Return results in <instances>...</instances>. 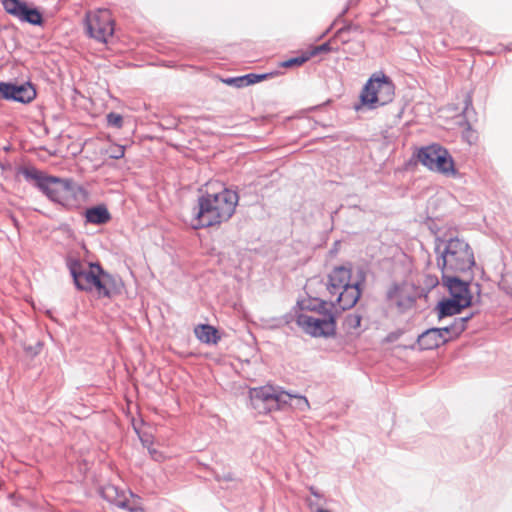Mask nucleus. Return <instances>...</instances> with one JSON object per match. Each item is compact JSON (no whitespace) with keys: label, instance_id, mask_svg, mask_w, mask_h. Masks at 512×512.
I'll return each mask as SVG.
<instances>
[{"label":"nucleus","instance_id":"f257e3e1","mask_svg":"<svg viewBox=\"0 0 512 512\" xmlns=\"http://www.w3.org/2000/svg\"><path fill=\"white\" fill-rule=\"evenodd\" d=\"M434 253L441 273H467L476 267L473 249L464 238L436 236Z\"/></svg>","mask_w":512,"mask_h":512},{"label":"nucleus","instance_id":"f03ea898","mask_svg":"<svg viewBox=\"0 0 512 512\" xmlns=\"http://www.w3.org/2000/svg\"><path fill=\"white\" fill-rule=\"evenodd\" d=\"M395 85L383 71L373 73L363 85L359 99L353 105L356 112L372 111L393 101Z\"/></svg>","mask_w":512,"mask_h":512},{"label":"nucleus","instance_id":"7ed1b4c3","mask_svg":"<svg viewBox=\"0 0 512 512\" xmlns=\"http://www.w3.org/2000/svg\"><path fill=\"white\" fill-rule=\"evenodd\" d=\"M412 162H419L428 170L445 176L456 177L458 175L453 157L445 147L438 143L418 148L407 165Z\"/></svg>","mask_w":512,"mask_h":512},{"label":"nucleus","instance_id":"20e7f679","mask_svg":"<svg viewBox=\"0 0 512 512\" xmlns=\"http://www.w3.org/2000/svg\"><path fill=\"white\" fill-rule=\"evenodd\" d=\"M43 192L54 202L65 207H77L83 198L84 190L71 179L53 177L42 183Z\"/></svg>","mask_w":512,"mask_h":512},{"label":"nucleus","instance_id":"39448f33","mask_svg":"<svg viewBox=\"0 0 512 512\" xmlns=\"http://www.w3.org/2000/svg\"><path fill=\"white\" fill-rule=\"evenodd\" d=\"M248 394L251 407L259 414L280 410L292 400V394L278 391L271 385L250 388Z\"/></svg>","mask_w":512,"mask_h":512},{"label":"nucleus","instance_id":"423d86ee","mask_svg":"<svg viewBox=\"0 0 512 512\" xmlns=\"http://www.w3.org/2000/svg\"><path fill=\"white\" fill-rule=\"evenodd\" d=\"M323 318H316L296 311V324L309 336L314 338H330L336 335L338 312L325 311Z\"/></svg>","mask_w":512,"mask_h":512},{"label":"nucleus","instance_id":"0eeeda50","mask_svg":"<svg viewBox=\"0 0 512 512\" xmlns=\"http://www.w3.org/2000/svg\"><path fill=\"white\" fill-rule=\"evenodd\" d=\"M221 202V193H207L199 197L197 206L194 208L192 227L199 229L220 226L222 222Z\"/></svg>","mask_w":512,"mask_h":512},{"label":"nucleus","instance_id":"6e6552de","mask_svg":"<svg viewBox=\"0 0 512 512\" xmlns=\"http://www.w3.org/2000/svg\"><path fill=\"white\" fill-rule=\"evenodd\" d=\"M84 22L87 34L96 41L107 43L114 34V20L108 9L87 12Z\"/></svg>","mask_w":512,"mask_h":512},{"label":"nucleus","instance_id":"1a4fd4ad","mask_svg":"<svg viewBox=\"0 0 512 512\" xmlns=\"http://www.w3.org/2000/svg\"><path fill=\"white\" fill-rule=\"evenodd\" d=\"M67 267L78 290L89 292L96 288L98 275L102 272L100 264L90 263L87 269L79 259L68 258Z\"/></svg>","mask_w":512,"mask_h":512},{"label":"nucleus","instance_id":"9d476101","mask_svg":"<svg viewBox=\"0 0 512 512\" xmlns=\"http://www.w3.org/2000/svg\"><path fill=\"white\" fill-rule=\"evenodd\" d=\"M459 273H442V285L447 289L449 297L464 302L467 306H472L474 303V296L471 292L470 285L473 276L468 280H463L458 276Z\"/></svg>","mask_w":512,"mask_h":512},{"label":"nucleus","instance_id":"9b49d317","mask_svg":"<svg viewBox=\"0 0 512 512\" xmlns=\"http://www.w3.org/2000/svg\"><path fill=\"white\" fill-rule=\"evenodd\" d=\"M5 11L23 22L32 25H42L43 17L37 8L29 7L20 0H2Z\"/></svg>","mask_w":512,"mask_h":512},{"label":"nucleus","instance_id":"f8f14e48","mask_svg":"<svg viewBox=\"0 0 512 512\" xmlns=\"http://www.w3.org/2000/svg\"><path fill=\"white\" fill-rule=\"evenodd\" d=\"M36 97L34 86L27 82L23 84L0 82V98L20 103H29Z\"/></svg>","mask_w":512,"mask_h":512},{"label":"nucleus","instance_id":"ddd939ff","mask_svg":"<svg viewBox=\"0 0 512 512\" xmlns=\"http://www.w3.org/2000/svg\"><path fill=\"white\" fill-rule=\"evenodd\" d=\"M352 263L335 266L327 275L326 289L330 295H336L342 288L351 287Z\"/></svg>","mask_w":512,"mask_h":512},{"label":"nucleus","instance_id":"4468645a","mask_svg":"<svg viewBox=\"0 0 512 512\" xmlns=\"http://www.w3.org/2000/svg\"><path fill=\"white\" fill-rule=\"evenodd\" d=\"M350 286H352L350 284ZM363 291L360 288L344 287L336 295L334 301H329V305L333 308L339 307L338 314L343 311L352 309L360 300Z\"/></svg>","mask_w":512,"mask_h":512},{"label":"nucleus","instance_id":"2eb2a0df","mask_svg":"<svg viewBox=\"0 0 512 512\" xmlns=\"http://www.w3.org/2000/svg\"><path fill=\"white\" fill-rule=\"evenodd\" d=\"M449 338H440L438 330L434 327L428 328L418 335L416 341L408 346L409 349L420 351L437 349L441 345L446 344Z\"/></svg>","mask_w":512,"mask_h":512},{"label":"nucleus","instance_id":"dca6fc26","mask_svg":"<svg viewBox=\"0 0 512 512\" xmlns=\"http://www.w3.org/2000/svg\"><path fill=\"white\" fill-rule=\"evenodd\" d=\"M279 71H271L266 73H247L240 76L226 77V86L237 89L245 88L265 80L272 79L279 75Z\"/></svg>","mask_w":512,"mask_h":512},{"label":"nucleus","instance_id":"f3484780","mask_svg":"<svg viewBox=\"0 0 512 512\" xmlns=\"http://www.w3.org/2000/svg\"><path fill=\"white\" fill-rule=\"evenodd\" d=\"M464 302L452 297H442L436 304L434 310L438 319L442 320L446 317L460 314L464 309L469 308Z\"/></svg>","mask_w":512,"mask_h":512},{"label":"nucleus","instance_id":"a211bd4d","mask_svg":"<svg viewBox=\"0 0 512 512\" xmlns=\"http://www.w3.org/2000/svg\"><path fill=\"white\" fill-rule=\"evenodd\" d=\"M120 286V279L102 269V272L98 275V281L95 289L100 297H111L112 295L120 292Z\"/></svg>","mask_w":512,"mask_h":512},{"label":"nucleus","instance_id":"6ab92c4d","mask_svg":"<svg viewBox=\"0 0 512 512\" xmlns=\"http://www.w3.org/2000/svg\"><path fill=\"white\" fill-rule=\"evenodd\" d=\"M329 302L320 298L309 297L307 299L298 300L293 310L296 312L310 311L318 314H325V311H333L332 307L327 308Z\"/></svg>","mask_w":512,"mask_h":512},{"label":"nucleus","instance_id":"aec40b11","mask_svg":"<svg viewBox=\"0 0 512 512\" xmlns=\"http://www.w3.org/2000/svg\"><path fill=\"white\" fill-rule=\"evenodd\" d=\"M194 333L201 342L206 344H216L221 339L218 331L213 326L208 324H201L196 326Z\"/></svg>","mask_w":512,"mask_h":512},{"label":"nucleus","instance_id":"412c9836","mask_svg":"<svg viewBox=\"0 0 512 512\" xmlns=\"http://www.w3.org/2000/svg\"><path fill=\"white\" fill-rule=\"evenodd\" d=\"M110 218V214L105 206H96L86 210V220L89 223L105 224Z\"/></svg>","mask_w":512,"mask_h":512},{"label":"nucleus","instance_id":"4be33fe9","mask_svg":"<svg viewBox=\"0 0 512 512\" xmlns=\"http://www.w3.org/2000/svg\"><path fill=\"white\" fill-rule=\"evenodd\" d=\"M102 496L107 499L108 501L110 502H114L118 507H121V508H127L129 509L131 512L134 511L133 508H130L129 505H128V500L126 499H121L118 495V490L115 486L113 485H107L105 487L102 488Z\"/></svg>","mask_w":512,"mask_h":512},{"label":"nucleus","instance_id":"5701e85b","mask_svg":"<svg viewBox=\"0 0 512 512\" xmlns=\"http://www.w3.org/2000/svg\"><path fill=\"white\" fill-rule=\"evenodd\" d=\"M21 173L27 180H34L40 190L43 191L42 183L53 178L52 176H43L42 173L34 167H24Z\"/></svg>","mask_w":512,"mask_h":512},{"label":"nucleus","instance_id":"b1692460","mask_svg":"<svg viewBox=\"0 0 512 512\" xmlns=\"http://www.w3.org/2000/svg\"><path fill=\"white\" fill-rule=\"evenodd\" d=\"M239 203V194L237 190L226 187V221L235 213L236 206Z\"/></svg>","mask_w":512,"mask_h":512},{"label":"nucleus","instance_id":"393cba45","mask_svg":"<svg viewBox=\"0 0 512 512\" xmlns=\"http://www.w3.org/2000/svg\"><path fill=\"white\" fill-rule=\"evenodd\" d=\"M339 23H342L343 26L335 32V37H342L344 34L363 32V29L359 24L348 21L344 19V17L339 21Z\"/></svg>","mask_w":512,"mask_h":512},{"label":"nucleus","instance_id":"a878e982","mask_svg":"<svg viewBox=\"0 0 512 512\" xmlns=\"http://www.w3.org/2000/svg\"><path fill=\"white\" fill-rule=\"evenodd\" d=\"M417 296L414 294H405L403 292L402 296L396 300V306L400 312H406L407 310L413 308L416 304Z\"/></svg>","mask_w":512,"mask_h":512},{"label":"nucleus","instance_id":"bb28decb","mask_svg":"<svg viewBox=\"0 0 512 512\" xmlns=\"http://www.w3.org/2000/svg\"><path fill=\"white\" fill-rule=\"evenodd\" d=\"M308 60H310L309 55L307 51L301 53V55L290 57L280 63V66L283 68H292V67H299L302 66L304 63H306Z\"/></svg>","mask_w":512,"mask_h":512},{"label":"nucleus","instance_id":"cd10ccee","mask_svg":"<svg viewBox=\"0 0 512 512\" xmlns=\"http://www.w3.org/2000/svg\"><path fill=\"white\" fill-rule=\"evenodd\" d=\"M367 279V268L363 265L357 266L355 272V281H351V285L353 288H360L362 291L364 290V285Z\"/></svg>","mask_w":512,"mask_h":512},{"label":"nucleus","instance_id":"c85d7f7f","mask_svg":"<svg viewBox=\"0 0 512 512\" xmlns=\"http://www.w3.org/2000/svg\"><path fill=\"white\" fill-rule=\"evenodd\" d=\"M403 285L397 282H393L386 292L387 301H395L399 299L403 294Z\"/></svg>","mask_w":512,"mask_h":512},{"label":"nucleus","instance_id":"c756f323","mask_svg":"<svg viewBox=\"0 0 512 512\" xmlns=\"http://www.w3.org/2000/svg\"><path fill=\"white\" fill-rule=\"evenodd\" d=\"M474 315L475 312H472L467 316L458 317L454 319L453 324L456 327V337L461 335L466 330L467 323L474 317Z\"/></svg>","mask_w":512,"mask_h":512},{"label":"nucleus","instance_id":"7c9ffc66","mask_svg":"<svg viewBox=\"0 0 512 512\" xmlns=\"http://www.w3.org/2000/svg\"><path fill=\"white\" fill-rule=\"evenodd\" d=\"M361 321L362 316L360 314L351 313L346 315L343 324L347 329L356 330L361 326Z\"/></svg>","mask_w":512,"mask_h":512},{"label":"nucleus","instance_id":"2f4dec72","mask_svg":"<svg viewBox=\"0 0 512 512\" xmlns=\"http://www.w3.org/2000/svg\"><path fill=\"white\" fill-rule=\"evenodd\" d=\"M333 50L331 46V41L324 42L320 45L312 47L310 50L307 51L309 58L315 57L322 53H329Z\"/></svg>","mask_w":512,"mask_h":512},{"label":"nucleus","instance_id":"473e14b6","mask_svg":"<svg viewBox=\"0 0 512 512\" xmlns=\"http://www.w3.org/2000/svg\"><path fill=\"white\" fill-rule=\"evenodd\" d=\"M439 284V279L436 275H426L425 276V279H424V285H425V288H426V291H424V289H422L421 293L419 294V297L420 296H427V294L433 289L435 288L437 285Z\"/></svg>","mask_w":512,"mask_h":512},{"label":"nucleus","instance_id":"72a5a7b5","mask_svg":"<svg viewBox=\"0 0 512 512\" xmlns=\"http://www.w3.org/2000/svg\"><path fill=\"white\" fill-rule=\"evenodd\" d=\"M464 105L465 106H464V109H463V114H464V117H465L466 121L468 122L469 118H470V114H474L475 113V110H474V107H473L472 96L469 93L465 96Z\"/></svg>","mask_w":512,"mask_h":512},{"label":"nucleus","instance_id":"f704fd0d","mask_svg":"<svg viewBox=\"0 0 512 512\" xmlns=\"http://www.w3.org/2000/svg\"><path fill=\"white\" fill-rule=\"evenodd\" d=\"M107 123L110 126L121 128L123 125V117L120 114L111 112L107 115Z\"/></svg>","mask_w":512,"mask_h":512},{"label":"nucleus","instance_id":"c9c22d12","mask_svg":"<svg viewBox=\"0 0 512 512\" xmlns=\"http://www.w3.org/2000/svg\"><path fill=\"white\" fill-rule=\"evenodd\" d=\"M125 148L121 145H113L109 148L108 153L110 158L120 159L124 156Z\"/></svg>","mask_w":512,"mask_h":512},{"label":"nucleus","instance_id":"e433bc0d","mask_svg":"<svg viewBox=\"0 0 512 512\" xmlns=\"http://www.w3.org/2000/svg\"><path fill=\"white\" fill-rule=\"evenodd\" d=\"M359 2L360 0H348L345 7L335 18V22H339L348 13L349 9L358 5Z\"/></svg>","mask_w":512,"mask_h":512},{"label":"nucleus","instance_id":"4c0bfd02","mask_svg":"<svg viewBox=\"0 0 512 512\" xmlns=\"http://www.w3.org/2000/svg\"><path fill=\"white\" fill-rule=\"evenodd\" d=\"M439 332L440 338H446L445 334L453 333L456 337V327L453 323L445 327H434Z\"/></svg>","mask_w":512,"mask_h":512},{"label":"nucleus","instance_id":"58836bf2","mask_svg":"<svg viewBox=\"0 0 512 512\" xmlns=\"http://www.w3.org/2000/svg\"><path fill=\"white\" fill-rule=\"evenodd\" d=\"M297 400V406L300 410H305L309 407V402L305 396L292 395V399Z\"/></svg>","mask_w":512,"mask_h":512},{"label":"nucleus","instance_id":"ea45409f","mask_svg":"<svg viewBox=\"0 0 512 512\" xmlns=\"http://www.w3.org/2000/svg\"><path fill=\"white\" fill-rule=\"evenodd\" d=\"M148 451L155 461H161L163 459V455L152 446L148 448Z\"/></svg>","mask_w":512,"mask_h":512},{"label":"nucleus","instance_id":"a19ab883","mask_svg":"<svg viewBox=\"0 0 512 512\" xmlns=\"http://www.w3.org/2000/svg\"><path fill=\"white\" fill-rule=\"evenodd\" d=\"M402 334H403L402 330L393 331L388 334L387 341L393 342V341L397 340Z\"/></svg>","mask_w":512,"mask_h":512},{"label":"nucleus","instance_id":"79ce46f5","mask_svg":"<svg viewBox=\"0 0 512 512\" xmlns=\"http://www.w3.org/2000/svg\"><path fill=\"white\" fill-rule=\"evenodd\" d=\"M339 247H340V241L337 240L333 243L332 247L330 248L329 250V255L330 256H335L338 254L339 252Z\"/></svg>","mask_w":512,"mask_h":512},{"label":"nucleus","instance_id":"37998d69","mask_svg":"<svg viewBox=\"0 0 512 512\" xmlns=\"http://www.w3.org/2000/svg\"><path fill=\"white\" fill-rule=\"evenodd\" d=\"M140 440H141L142 444H143L145 447H147V449H148L149 447H151V446H152V444H153L151 437H150V436H148V435L140 436Z\"/></svg>","mask_w":512,"mask_h":512},{"label":"nucleus","instance_id":"c03bdc74","mask_svg":"<svg viewBox=\"0 0 512 512\" xmlns=\"http://www.w3.org/2000/svg\"><path fill=\"white\" fill-rule=\"evenodd\" d=\"M350 34H344L342 37L333 36L334 40H339L342 44H347L352 41V38L349 36Z\"/></svg>","mask_w":512,"mask_h":512},{"label":"nucleus","instance_id":"a18cd8bd","mask_svg":"<svg viewBox=\"0 0 512 512\" xmlns=\"http://www.w3.org/2000/svg\"><path fill=\"white\" fill-rule=\"evenodd\" d=\"M283 319L285 320V323H290L293 319H295V311L292 309L290 313L284 315Z\"/></svg>","mask_w":512,"mask_h":512},{"label":"nucleus","instance_id":"49530a36","mask_svg":"<svg viewBox=\"0 0 512 512\" xmlns=\"http://www.w3.org/2000/svg\"><path fill=\"white\" fill-rule=\"evenodd\" d=\"M364 51V44L363 42H357L355 49L353 50L354 54H360Z\"/></svg>","mask_w":512,"mask_h":512},{"label":"nucleus","instance_id":"de8ad7c7","mask_svg":"<svg viewBox=\"0 0 512 512\" xmlns=\"http://www.w3.org/2000/svg\"><path fill=\"white\" fill-rule=\"evenodd\" d=\"M474 286L476 287V294H477L476 302L479 303L480 302V297H481L482 286L478 282L474 283Z\"/></svg>","mask_w":512,"mask_h":512},{"label":"nucleus","instance_id":"09e8293b","mask_svg":"<svg viewBox=\"0 0 512 512\" xmlns=\"http://www.w3.org/2000/svg\"><path fill=\"white\" fill-rule=\"evenodd\" d=\"M339 22H335V20L332 22V24L320 35L319 39L323 38L324 36H326L331 30L332 28L334 27V25L338 24Z\"/></svg>","mask_w":512,"mask_h":512},{"label":"nucleus","instance_id":"8fccbe9b","mask_svg":"<svg viewBox=\"0 0 512 512\" xmlns=\"http://www.w3.org/2000/svg\"><path fill=\"white\" fill-rule=\"evenodd\" d=\"M309 490H310V492H311V494L313 496H315L317 498L321 497V494L319 493V491L315 487L311 486Z\"/></svg>","mask_w":512,"mask_h":512},{"label":"nucleus","instance_id":"3c124183","mask_svg":"<svg viewBox=\"0 0 512 512\" xmlns=\"http://www.w3.org/2000/svg\"><path fill=\"white\" fill-rule=\"evenodd\" d=\"M225 480H226V483H227L229 481H233L234 478L230 474H226Z\"/></svg>","mask_w":512,"mask_h":512},{"label":"nucleus","instance_id":"603ef678","mask_svg":"<svg viewBox=\"0 0 512 512\" xmlns=\"http://www.w3.org/2000/svg\"><path fill=\"white\" fill-rule=\"evenodd\" d=\"M316 512H331V511H330V510H328V509H324V508H318V509L316 510Z\"/></svg>","mask_w":512,"mask_h":512},{"label":"nucleus","instance_id":"864d4df0","mask_svg":"<svg viewBox=\"0 0 512 512\" xmlns=\"http://www.w3.org/2000/svg\"><path fill=\"white\" fill-rule=\"evenodd\" d=\"M322 105H317V106H313L310 108V110H317L318 108H320Z\"/></svg>","mask_w":512,"mask_h":512},{"label":"nucleus","instance_id":"5fc2aeb1","mask_svg":"<svg viewBox=\"0 0 512 512\" xmlns=\"http://www.w3.org/2000/svg\"><path fill=\"white\" fill-rule=\"evenodd\" d=\"M506 49H507L508 51H511V50H512V44H511L510 46H507V47H506Z\"/></svg>","mask_w":512,"mask_h":512},{"label":"nucleus","instance_id":"6e6d98bb","mask_svg":"<svg viewBox=\"0 0 512 512\" xmlns=\"http://www.w3.org/2000/svg\"><path fill=\"white\" fill-rule=\"evenodd\" d=\"M223 192H225V189H222V191L220 193L222 194Z\"/></svg>","mask_w":512,"mask_h":512}]
</instances>
